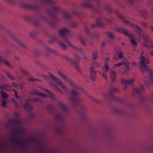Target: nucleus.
Returning <instances> with one entry per match:
<instances>
[{
	"label": "nucleus",
	"instance_id": "f257e3e1",
	"mask_svg": "<svg viewBox=\"0 0 153 153\" xmlns=\"http://www.w3.org/2000/svg\"><path fill=\"white\" fill-rule=\"evenodd\" d=\"M23 0H6L10 4L18 5L22 8L26 9H30L35 10H38L40 9H43L47 6L50 7V9L46 10V12L50 17L51 21L52 22V25H54L58 21L56 17V14L59 12L60 9L56 3L52 0H40L39 4H31L23 3Z\"/></svg>",
	"mask_w": 153,
	"mask_h": 153
},
{
	"label": "nucleus",
	"instance_id": "f03ea898",
	"mask_svg": "<svg viewBox=\"0 0 153 153\" xmlns=\"http://www.w3.org/2000/svg\"><path fill=\"white\" fill-rule=\"evenodd\" d=\"M58 74L60 75L62 79L68 82L69 84L74 88L71 92V95L69 97V99L71 100L73 104L75 105L78 106L81 109L84 111V106L80 103L81 99L79 97V93L76 91L75 90H80L82 92H84L83 90L80 86L75 84L68 77L63 75L61 72H58Z\"/></svg>",
	"mask_w": 153,
	"mask_h": 153
},
{
	"label": "nucleus",
	"instance_id": "7ed1b4c3",
	"mask_svg": "<svg viewBox=\"0 0 153 153\" xmlns=\"http://www.w3.org/2000/svg\"><path fill=\"white\" fill-rule=\"evenodd\" d=\"M143 52L141 53L140 60V66L143 69L147 71L149 74L148 79L150 83L153 85V72L152 70L148 68L147 64H149V59L143 56Z\"/></svg>",
	"mask_w": 153,
	"mask_h": 153
},
{
	"label": "nucleus",
	"instance_id": "20e7f679",
	"mask_svg": "<svg viewBox=\"0 0 153 153\" xmlns=\"http://www.w3.org/2000/svg\"><path fill=\"white\" fill-rule=\"evenodd\" d=\"M69 33V30L65 28L60 30L59 32L60 36L64 39V41L66 42L75 50L78 51L80 52L82 50V48H79L77 47L72 45L71 43L68 41L66 38V35Z\"/></svg>",
	"mask_w": 153,
	"mask_h": 153
},
{
	"label": "nucleus",
	"instance_id": "39448f33",
	"mask_svg": "<svg viewBox=\"0 0 153 153\" xmlns=\"http://www.w3.org/2000/svg\"><path fill=\"white\" fill-rule=\"evenodd\" d=\"M118 16L123 21V22L126 25H130L132 27H134L136 30V33L138 34V36L140 38V37L142 35V34L143 33L142 30L138 26L134 24H131L128 21L126 18L121 15L120 13L117 14Z\"/></svg>",
	"mask_w": 153,
	"mask_h": 153
},
{
	"label": "nucleus",
	"instance_id": "423d86ee",
	"mask_svg": "<svg viewBox=\"0 0 153 153\" xmlns=\"http://www.w3.org/2000/svg\"><path fill=\"white\" fill-rule=\"evenodd\" d=\"M116 30L119 32L123 33L125 35L130 39L131 44L134 46H137V43L136 41L134 39V35H131L129 33L128 31L123 27H118L116 28Z\"/></svg>",
	"mask_w": 153,
	"mask_h": 153
},
{
	"label": "nucleus",
	"instance_id": "0eeeda50",
	"mask_svg": "<svg viewBox=\"0 0 153 153\" xmlns=\"http://www.w3.org/2000/svg\"><path fill=\"white\" fill-rule=\"evenodd\" d=\"M45 91L47 93L46 95L44 93H40L36 91H33L31 92L32 95H35L40 97L45 98L46 97H49L50 99L54 100L55 99V95L50 91L47 89H45Z\"/></svg>",
	"mask_w": 153,
	"mask_h": 153
},
{
	"label": "nucleus",
	"instance_id": "6e6552de",
	"mask_svg": "<svg viewBox=\"0 0 153 153\" xmlns=\"http://www.w3.org/2000/svg\"><path fill=\"white\" fill-rule=\"evenodd\" d=\"M63 58L67 61H69L70 63L74 66L75 68L78 70L79 72H80L81 70L78 64V60L80 59L79 56H77V55H75L74 60L71 59L66 56H64Z\"/></svg>",
	"mask_w": 153,
	"mask_h": 153
},
{
	"label": "nucleus",
	"instance_id": "1a4fd4ad",
	"mask_svg": "<svg viewBox=\"0 0 153 153\" xmlns=\"http://www.w3.org/2000/svg\"><path fill=\"white\" fill-rule=\"evenodd\" d=\"M118 90L117 88L112 89L111 90V92L109 94L106 93L105 94V98L107 100H109L119 102H120L121 100L119 98L115 97L113 95V92L118 91Z\"/></svg>",
	"mask_w": 153,
	"mask_h": 153
},
{
	"label": "nucleus",
	"instance_id": "9d476101",
	"mask_svg": "<svg viewBox=\"0 0 153 153\" xmlns=\"http://www.w3.org/2000/svg\"><path fill=\"white\" fill-rule=\"evenodd\" d=\"M109 60V59L108 58L106 57L105 59V63L104 64V66L102 68V70L103 71H105L106 74L102 73L101 72H99L100 74H102V76L106 81L107 79V76L106 74L109 70V67L108 65V62Z\"/></svg>",
	"mask_w": 153,
	"mask_h": 153
},
{
	"label": "nucleus",
	"instance_id": "9b49d317",
	"mask_svg": "<svg viewBox=\"0 0 153 153\" xmlns=\"http://www.w3.org/2000/svg\"><path fill=\"white\" fill-rule=\"evenodd\" d=\"M49 75L51 78L57 84H58L66 92H68V90L66 88L65 85L63 83L60 81L58 78L54 76L51 73H50Z\"/></svg>",
	"mask_w": 153,
	"mask_h": 153
},
{
	"label": "nucleus",
	"instance_id": "f8f14e48",
	"mask_svg": "<svg viewBox=\"0 0 153 153\" xmlns=\"http://www.w3.org/2000/svg\"><path fill=\"white\" fill-rule=\"evenodd\" d=\"M85 2L83 3V6L84 7L93 10L95 12V8L93 6L92 3L95 1L97 3H99L100 0H85Z\"/></svg>",
	"mask_w": 153,
	"mask_h": 153
},
{
	"label": "nucleus",
	"instance_id": "ddd939ff",
	"mask_svg": "<svg viewBox=\"0 0 153 153\" xmlns=\"http://www.w3.org/2000/svg\"><path fill=\"white\" fill-rule=\"evenodd\" d=\"M143 38L144 40V45L146 47L149 48H153V43L149 40V38L146 33H143Z\"/></svg>",
	"mask_w": 153,
	"mask_h": 153
},
{
	"label": "nucleus",
	"instance_id": "4468645a",
	"mask_svg": "<svg viewBox=\"0 0 153 153\" xmlns=\"http://www.w3.org/2000/svg\"><path fill=\"white\" fill-rule=\"evenodd\" d=\"M40 20L42 21L47 23L51 24L48 19L46 17L43 16H41L39 19H36L33 22V23L36 26L39 27V26Z\"/></svg>",
	"mask_w": 153,
	"mask_h": 153
},
{
	"label": "nucleus",
	"instance_id": "2eb2a0df",
	"mask_svg": "<svg viewBox=\"0 0 153 153\" xmlns=\"http://www.w3.org/2000/svg\"><path fill=\"white\" fill-rule=\"evenodd\" d=\"M144 89L143 86L140 85L139 87L133 89V94L134 95H140L141 93L144 91Z\"/></svg>",
	"mask_w": 153,
	"mask_h": 153
},
{
	"label": "nucleus",
	"instance_id": "dca6fc26",
	"mask_svg": "<svg viewBox=\"0 0 153 153\" xmlns=\"http://www.w3.org/2000/svg\"><path fill=\"white\" fill-rule=\"evenodd\" d=\"M53 42H56L59 43L61 47L64 50L65 49L67 48L66 46L57 37H54L49 41V43H51Z\"/></svg>",
	"mask_w": 153,
	"mask_h": 153
},
{
	"label": "nucleus",
	"instance_id": "f3484780",
	"mask_svg": "<svg viewBox=\"0 0 153 153\" xmlns=\"http://www.w3.org/2000/svg\"><path fill=\"white\" fill-rule=\"evenodd\" d=\"M103 19L101 18H98L97 19L96 23L93 24L91 25L92 28H95L97 27H102L104 25L102 23Z\"/></svg>",
	"mask_w": 153,
	"mask_h": 153
},
{
	"label": "nucleus",
	"instance_id": "a211bd4d",
	"mask_svg": "<svg viewBox=\"0 0 153 153\" xmlns=\"http://www.w3.org/2000/svg\"><path fill=\"white\" fill-rule=\"evenodd\" d=\"M89 70L91 75V79L92 81H94L96 75V71L94 70V68L92 66L90 68Z\"/></svg>",
	"mask_w": 153,
	"mask_h": 153
},
{
	"label": "nucleus",
	"instance_id": "6ab92c4d",
	"mask_svg": "<svg viewBox=\"0 0 153 153\" xmlns=\"http://www.w3.org/2000/svg\"><path fill=\"white\" fill-rule=\"evenodd\" d=\"M59 106L65 114H67L69 112L68 109L65 105L62 103H59Z\"/></svg>",
	"mask_w": 153,
	"mask_h": 153
},
{
	"label": "nucleus",
	"instance_id": "aec40b11",
	"mask_svg": "<svg viewBox=\"0 0 153 153\" xmlns=\"http://www.w3.org/2000/svg\"><path fill=\"white\" fill-rule=\"evenodd\" d=\"M134 79H130L128 80H126L124 79L123 78L121 79V81L123 84L126 85H130L134 82Z\"/></svg>",
	"mask_w": 153,
	"mask_h": 153
},
{
	"label": "nucleus",
	"instance_id": "412c9836",
	"mask_svg": "<svg viewBox=\"0 0 153 153\" xmlns=\"http://www.w3.org/2000/svg\"><path fill=\"white\" fill-rule=\"evenodd\" d=\"M11 140L14 144L18 145L21 140L17 139L15 135H13L11 136Z\"/></svg>",
	"mask_w": 153,
	"mask_h": 153
},
{
	"label": "nucleus",
	"instance_id": "4be33fe9",
	"mask_svg": "<svg viewBox=\"0 0 153 153\" xmlns=\"http://www.w3.org/2000/svg\"><path fill=\"white\" fill-rule=\"evenodd\" d=\"M49 85L53 89L56 91V92L62 94V91H61V90L58 88L54 84H53L52 83H50Z\"/></svg>",
	"mask_w": 153,
	"mask_h": 153
},
{
	"label": "nucleus",
	"instance_id": "5701e85b",
	"mask_svg": "<svg viewBox=\"0 0 153 153\" xmlns=\"http://www.w3.org/2000/svg\"><path fill=\"white\" fill-rule=\"evenodd\" d=\"M110 76L112 82H114L116 81V73L114 71L111 70L110 71Z\"/></svg>",
	"mask_w": 153,
	"mask_h": 153
},
{
	"label": "nucleus",
	"instance_id": "b1692460",
	"mask_svg": "<svg viewBox=\"0 0 153 153\" xmlns=\"http://www.w3.org/2000/svg\"><path fill=\"white\" fill-rule=\"evenodd\" d=\"M24 108L27 111H31L33 108V106L30 104L26 102L24 105Z\"/></svg>",
	"mask_w": 153,
	"mask_h": 153
},
{
	"label": "nucleus",
	"instance_id": "393cba45",
	"mask_svg": "<svg viewBox=\"0 0 153 153\" xmlns=\"http://www.w3.org/2000/svg\"><path fill=\"white\" fill-rule=\"evenodd\" d=\"M47 109L49 112L53 113L55 111V108L53 105H48L47 106Z\"/></svg>",
	"mask_w": 153,
	"mask_h": 153
},
{
	"label": "nucleus",
	"instance_id": "a878e982",
	"mask_svg": "<svg viewBox=\"0 0 153 153\" xmlns=\"http://www.w3.org/2000/svg\"><path fill=\"white\" fill-rule=\"evenodd\" d=\"M124 65L126 67L125 73H127L130 70V68L129 67V62L127 60H126V62H124Z\"/></svg>",
	"mask_w": 153,
	"mask_h": 153
},
{
	"label": "nucleus",
	"instance_id": "bb28decb",
	"mask_svg": "<svg viewBox=\"0 0 153 153\" xmlns=\"http://www.w3.org/2000/svg\"><path fill=\"white\" fill-rule=\"evenodd\" d=\"M126 60L124 59L123 62H121L117 64H115L114 66V69H115L117 68H119L120 67L123 65L124 64V62H126Z\"/></svg>",
	"mask_w": 153,
	"mask_h": 153
},
{
	"label": "nucleus",
	"instance_id": "cd10ccee",
	"mask_svg": "<svg viewBox=\"0 0 153 153\" xmlns=\"http://www.w3.org/2000/svg\"><path fill=\"white\" fill-rule=\"evenodd\" d=\"M9 86L7 84H2L0 85V89L2 90H8Z\"/></svg>",
	"mask_w": 153,
	"mask_h": 153
},
{
	"label": "nucleus",
	"instance_id": "c85d7f7f",
	"mask_svg": "<svg viewBox=\"0 0 153 153\" xmlns=\"http://www.w3.org/2000/svg\"><path fill=\"white\" fill-rule=\"evenodd\" d=\"M56 119L59 120L63 121L65 120V118L62 115L57 114L56 115Z\"/></svg>",
	"mask_w": 153,
	"mask_h": 153
},
{
	"label": "nucleus",
	"instance_id": "c756f323",
	"mask_svg": "<svg viewBox=\"0 0 153 153\" xmlns=\"http://www.w3.org/2000/svg\"><path fill=\"white\" fill-rule=\"evenodd\" d=\"M79 40L83 45H87L86 41L82 37L79 36Z\"/></svg>",
	"mask_w": 153,
	"mask_h": 153
},
{
	"label": "nucleus",
	"instance_id": "7c9ffc66",
	"mask_svg": "<svg viewBox=\"0 0 153 153\" xmlns=\"http://www.w3.org/2000/svg\"><path fill=\"white\" fill-rule=\"evenodd\" d=\"M30 101L32 102H42V101L39 98H31L29 99Z\"/></svg>",
	"mask_w": 153,
	"mask_h": 153
},
{
	"label": "nucleus",
	"instance_id": "2f4dec72",
	"mask_svg": "<svg viewBox=\"0 0 153 153\" xmlns=\"http://www.w3.org/2000/svg\"><path fill=\"white\" fill-rule=\"evenodd\" d=\"M11 122H12L17 125H19L21 123L20 121L18 119L12 120H10Z\"/></svg>",
	"mask_w": 153,
	"mask_h": 153
},
{
	"label": "nucleus",
	"instance_id": "473e14b6",
	"mask_svg": "<svg viewBox=\"0 0 153 153\" xmlns=\"http://www.w3.org/2000/svg\"><path fill=\"white\" fill-rule=\"evenodd\" d=\"M12 85L13 87L17 88L22 89L23 88V85L21 84H16L14 82H13Z\"/></svg>",
	"mask_w": 153,
	"mask_h": 153
},
{
	"label": "nucleus",
	"instance_id": "72a5a7b5",
	"mask_svg": "<svg viewBox=\"0 0 153 153\" xmlns=\"http://www.w3.org/2000/svg\"><path fill=\"white\" fill-rule=\"evenodd\" d=\"M25 141L23 140H21L20 142L19 143L18 145L19 146L21 147L22 148H23L25 147Z\"/></svg>",
	"mask_w": 153,
	"mask_h": 153
},
{
	"label": "nucleus",
	"instance_id": "f704fd0d",
	"mask_svg": "<svg viewBox=\"0 0 153 153\" xmlns=\"http://www.w3.org/2000/svg\"><path fill=\"white\" fill-rule=\"evenodd\" d=\"M1 95L3 98H6L8 97V94L3 91H1Z\"/></svg>",
	"mask_w": 153,
	"mask_h": 153
},
{
	"label": "nucleus",
	"instance_id": "c9c22d12",
	"mask_svg": "<svg viewBox=\"0 0 153 153\" xmlns=\"http://www.w3.org/2000/svg\"><path fill=\"white\" fill-rule=\"evenodd\" d=\"M15 40L16 42L18 44H19L22 47L25 48V44L23 43L22 42V41L21 40L16 38V39Z\"/></svg>",
	"mask_w": 153,
	"mask_h": 153
},
{
	"label": "nucleus",
	"instance_id": "e433bc0d",
	"mask_svg": "<svg viewBox=\"0 0 153 153\" xmlns=\"http://www.w3.org/2000/svg\"><path fill=\"white\" fill-rule=\"evenodd\" d=\"M64 16L65 18L68 20L71 19L72 17V16L71 15L69 14L66 13L64 14Z\"/></svg>",
	"mask_w": 153,
	"mask_h": 153
},
{
	"label": "nucleus",
	"instance_id": "4c0bfd02",
	"mask_svg": "<svg viewBox=\"0 0 153 153\" xmlns=\"http://www.w3.org/2000/svg\"><path fill=\"white\" fill-rule=\"evenodd\" d=\"M78 23L76 22H72L71 23L70 25L72 27H75L78 25Z\"/></svg>",
	"mask_w": 153,
	"mask_h": 153
},
{
	"label": "nucleus",
	"instance_id": "58836bf2",
	"mask_svg": "<svg viewBox=\"0 0 153 153\" xmlns=\"http://www.w3.org/2000/svg\"><path fill=\"white\" fill-rule=\"evenodd\" d=\"M107 35L109 38L111 40L113 39L114 38V36L113 34L110 32H108Z\"/></svg>",
	"mask_w": 153,
	"mask_h": 153
},
{
	"label": "nucleus",
	"instance_id": "ea45409f",
	"mask_svg": "<svg viewBox=\"0 0 153 153\" xmlns=\"http://www.w3.org/2000/svg\"><path fill=\"white\" fill-rule=\"evenodd\" d=\"M11 101L13 102L14 103V104H15V107H16V108H19V105H18V104H17V102H16V101L13 99H12L11 100Z\"/></svg>",
	"mask_w": 153,
	"mask_h": 153
},
{
	"label": "nucleus",
	"instance_id": "a19ab883",
	"mask_svg": "<svg viewBox=\"0 0 153 153\" xmlns=\"http://www.w3.org/2000/svg\"><path fill=\"white\" fill-rule=\"evenodd\" d=\"M93 58L95 60L97 59V53L96 51H95L93 53Z\"/></svg>",
	"mask_w": 153,
	"mask_h": 153
},
{
	"label": "nucleus",
	"instance_id": "79ce46f5",
	"mask_svg": "<svg viewBox=\"0 0 153 153\" xmlns=\"http://www.w3.org/2000/svg\"><path fill=\"white\" fill-rule=\"evenodd\" d=\"M123 57V54L122 51H120L119 53L118 57L120 59H122Z\"/></svg>",
	"mask_w": 153,
	"mask_h": 153
},
{
	"label": "nucleus",
	"instance_id": "37998d69",
	"mask_svg": "<svg viewBox=\"0 0 153 153\" xmlns=\"http://www.w3.org/2000/svg\"><path fill=\"white\" fill-rule=\"evenodd\" d=\"M84 29L86 33H87L88 34H89V30L87 25H85V26Z\"/></svg>",
	"mask_w": 153,
	"mask_h": 153
},
{
	"label": "nucleus",
	"instance_id": "c03bdc74",
	"mask_svg": "<svg viewBox=\"0 0 153 153\" xmlns=\"http://www.w3.org/2000/svg\"><path fill=\"white\" fill-rule=\"evenodd\" d=\"M1 105L3 107H7V102H6L4 100L2 102Z\"/></svg>",
	"mask_w": 153,
	"mask_h": 153
},
{
	"label": "nucleus",
	"instance_id": "a18cd8bd",
	"mask_svg": "<svg viewBox=\"0 0 153 153\" xmlns=\"http://www.w3.org/2000/svg\"><path fill=\"white\" fill-rule=\"evenodd\" d=\"M82 56L83 59H84V60L85 61H86L87 60V58L84 53H82Z\"/></svg>",
	"mask_w": 153,
	"mask_h": 153
},
{
	"label": "nucleus",
	"instance_id": "49530a36",
	"mask_svg": "<svg viewBox=\"0 0 153 153\" xmlns=\"http://www.w3.org/2000/svg\"><path fill=\"white\" fill-rule=\"evenodd\" d=\"M28 79L29 81H32V82L37 81L38 80L37 79H35V78H33V77H29Z\"/></svg>",
	"mask_w": 153,
	"mask_h": 153
},
{
	"label": "nucleus",
	"instance_id": "de8ad7c7",
	"mask_svg": "<svg viewBox=\"0 0 153 153\" xmlns=\"http://www.w3.org/2000/svg\"><path fill=\"white\" fill-rule=\"evenodd\" d=\"M73 14L76 16H79L80 15V13L76 11H75L73 13Z\"/></svg>",
	"mask_w": 153,
	"mask_h": 153
},
{
	"label": "nucleus",
	"instance_id": "09e8293b",
	"mask_svg": "<svg viewBox=\"0 0 153 153\" xmlns=\"http://www.w3.org/2000/svg\"><path fill=\"white\" fill-rule=\"evenodd\" d=\"M21 71H22V73L23 74H25V75L26 76L28 75V73L26 71L24 70L23 69Z\"/></svg>",
	"mask_w": 153,
	"mask_h": 153
},
{
	"label": "nucleus",
	"instance_id": "8fccbe9b",
	"mask_svg": "<svg viewBox=\"0 0 153 153\" xmlns=\"http://www.w3.org/2000/svg\"><path fill=\"white\" fill-rule=\"evenodd\" d=\"M36 34V32H33L30 33V36L32 37H35Z\"/></svg>",
	"mask_w": 153,
	"mask_h": 153
},
{
	"label": "nucleus",
	"instance_id": "3c124183",
	"mask_svg": "<svg viewBox=\"0 0 153 153\" xmlns=\"http://www.w3.org/2000/svg\"><path fill=\"white\" fill-rule=\"evenodd\" d=\"M141 100L142 101H144L146 100H147V98L145 97L141 96Z\"/></svg>",
	"mask_w": 153,
	"mask_h": 153
},
{
	"label": "nucleus",
	"instance_id": "603ef678",
	"mask_svg": "<svg viewBox=\"0 0 153 153\" xmlns=\"http://www.w3.org/2000/svg\"><path fill=\"white\" fill-rule=\"evenodd\" d=\"M14 131L16 133H19L20 132V130L19 128H15L14 129Z\"/></svg>",
	"mask_w": 153,
	"mask_h": 153
},
{
	"label": "nucleus",
	"instance_id": "864d4df0",
	"mask_svg": "<svg viewBox=\"0 0 153 153\" xmlns=\"http://www.w3.org/2000/svg\"><path fill=\"white\" fill-rule=\"evenodd\" d=\"M4 145L0 141V149L4 148Z\"/></svg>",
	"mask_w": 153,
	"mask_h": 153
},
{
	"label": "nucleus",
	"instance_id": "5fc2aeb1",
	"mask_svg": "<svg viewBox=\"0 0 153 153\" xmlns=\"http://www.w3.org/2000/svg\"><path fill=\"white\" fill-rule=\"evenodd\" d=\"M7 76L10 78L11 79H14V78L13 77L11 76V75L8 73H7Z\"/></svg>",
	"mask_w": 153,
	"mask_h": 153
},
{
	"label": "nucleus",
	"instance_id": "6e6d98bb",
	"mask_svg": "<svg viewBox=\"0 0 153 153\" xmlns=\"http://www.w3.org/2000/svg\"><path fill=\"white\" fill-rule=\"evenodd\" d=\"M94 66L95 67H100V65L99 63L96 62L94 64Z\"/></svg>",
	"mask_w": 153,
	"mask_h": 153
},
{
	"label": "nucleus",
	"instance_id": "4d7b16f0",
	"mask_svg": "<svg viewBox=\"0 0 153 153\" xmlns=\"http://www.w3.org/2000/svg\"><path fill=\"white\" fill-rule=\"evenodd\" d=\"M141 26H143V27H146V24L144 22H142L141 23Z\"/></svg>",
	"mask_w": 153,
	"mask_h": 153
},
{
	"label": "nucleus",
	"instance_id": "13d9d810",
	"mask_svg": "<svg viewBox=\"0 0 153 153\" xmlns=\"http://www.w3.org/2000/svg\"><path fill=\"white\" fill-rule=\"evenodd\" d=\"M15 96L17 98L19 99V97L18 96L17 93L16 91H15Z\"/></svg>",
	"mask_w": 153,
	"mask_h": 153
},
{
	"label": "nucleus",
	"instance_id": "bf43d9fd",
	"mask_svg": "<svg viewBox=\"0 0 153 153\" xmlns=\"http://www.w3.org/2000/svg\"><path fill=\"white\" fill-rule=\"evenodd\" d=\"M135 0H128V1L131 4H132L133 3V2Z\"/></svg>",
	"mask_w": 153,
	"mask_h": 153
},
{
	"label": "nucleus",
	"instance_id": "052dcab7",
	"mask_svg": "<svg viewBox=\"0 0 153 153\" xmlns=\"http://www.w3.org/2000/svg\"><path fill=\"white\" fill-rule=\"evenodd\" d=\"M14 115L15 117H19V114H18V113H17L15 112V113H14Z\"/></svg>",
	"mask_w": 153,
	"mask_h": 153
},
{
	"label": "nucleus",
	"instance_id": "680f3d73",
	"mask_svg": "<svg viewBox=\"0 0 153 153\" xmlns=\"http://www.w3.org/2000/svg\"><path fill=\"white\" fill-rule=\"evenodd\" d=\"M118 59V57L117 56L114 55V60H117Z\"/></svg>",
	"mask_w": 153,
	"mask_h": 153
},
{
	"label": "nucleus",
	"instance_id": "e2e57ef3",
	"mask_svg": "<svg viewBox=\"0 0 153 153\" xmlns=\"http://www.w3.org/2000/svg\"><path fill=\"white\" fill-rule=\"evenodd\" d=\"M48 50L49 52H53V51L50 48H48Z\"/></svg>",
	"mask_w": 153,
	"mask_h": 153
},
{
	"label": "nucleus",
	"instance_id": "0e129e2a",
	"mask_svg": "<svg viewBox=\"0 0 153 153\" xmlns=\"http://www.w3.org/2000/svg\"><path fill=\"white\" fill-rule=\"evenodd\" d=\"M105 43L104 42H103L102 43V47H104L105 45Z\"/></svg>",
	"mask_w": 153,
	"mask_h": 153
},
{
	"label": "nucleus",
	"instance_id": "69168bd1",
	"mask_svg": "<svg viewBox=\"0 0 153 153\" xmlns=\"http://www.w3.org/2000/svg\"><path fill=\"white\" fill-rule=\"evenodd\" d=\"M107 9L109 12H111V9L110 8L108 7Z\"/></svg>",
	"mask_w": 153,
	"mask_h": 153
},
{
	"label": "nucleus",
	"instance_id": "338daca9",
	"mask_svg": "<svg viewBox=\"0 0 153 153\" xmlns=\"http://www.w3.org/2000/svg\"><path fill=\"white\" fill-rule=\"evenodd\" d=\"M132 65H133V66H136L137 65H136V63L135 62H133L132 63Z\"/></svg>",
	"mask_w": 153,
	"mask_h": 153
},
{
	"label": "nucleus",
	"instance_id": "774afa93",
	"mask_svg": "<svg viewBox=\"0 0 153 153\" xmlns=\"http://www.w3.org/2000/svg\"><path fill=\"white\" fill-rule=\"evenodd\" d=\"M26 19H27V20H29V17H28V16H27V17H26Z\"/></svg>",
	"mask_w": 153,
	"mask_h": 153
}]
</instances>
